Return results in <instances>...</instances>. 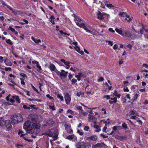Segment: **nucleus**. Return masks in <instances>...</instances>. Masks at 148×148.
Masks as SVG:
<instances>
[{"instance_id":"nucleus-11","label":"nucleus","mask_w":148,"mask_h":148,"mask_svg":"<svg viewBox=\"0 0 148 148\" xmlns=\"http://www.w3.org/2000/svg\"><path fill=\"white\" fill-rule=\"evenodd\" d=\"M11 124V123L10 120H7L5 121V126L9 130L11 129L12 128V126Z\"/></svg>"},{"instance_id":"nucleus-5","label":"nucleus","mask_w":148,"mask_h":148,"mask_svg":"<svg viewBox=\"0 0 148 148\" xmlns=\"http://www.w3.org/2000/svg\"><path fill=\"white\" fill-rule=\"evenodd\" d=\"M97 15L98 18L100 19H102L106 17L107 20H108V18L110 17L109 14H108L104 12L101 13L100 12H99Z\"/></svg>"},{"instance_id":"nucleus-1","label":"nucleus","mask_w":148,"mask_h":148,"mask_svg":"<svg viewBox=\"0 0 148 148\" xmlns=\"http://www.w3.org/2000/svg\"><path fill=\"white\" fill-rule=\"evenodd\" d=\"M28 120L26 121L24 124L23 128L26 132L32 134L33 132L32 128L31 125V123L37 122L38 119V116L35 114H31L28 116Z\"/></svg>"},{"instance_id":"nucleus-46","label":"nucleus","mask_w":148,"mask_h":148,"mask_svg":"<svg viewBox=\"0 0 148 148\" xmlns=\"http://www.w3.org/2000/svg\"><path fill=\"white\" fill-rule=\"evenodd\" d=\"M89 129V127L87 126H85L84 127V130L85 131H88V130Z\"/></svg>"},{"instance_id":"nucleus-30","label":"nucleus","mask_w":148,"mask_h":148,"mask_svg":"<svg viewBox=\"0 0 148 148\" xmlns=\"http://www.w3.org/2000/svg\"><path fill=\"white\" fill-rule=\"evenodd\" d=\"M4 62L5 64L8 66H11L12 65V64L10 61L5 60L4 61Z\"/></svg>"},{"instance_id":"nucleus-45","label":"nucleus","mask_w":148,"mask_h":148,"mask_svg":"<svg viewBox=\"0 0 148 148\" xmlns=\"http://www.w3.org/2000/svg\"><path fill=\"white\" fill-rule=\"evenodd\" d=\"M38 69L37 70L38 71V72H39V71L41 70V66H39V64H38L37 65H36Z\"/></svg>"},{"instance_id":"nucleus-43","label":"nucleus","mask_w":148,"mask_h":148,"mask_svg":"<svg viewBox=\"0 0 148 148\" xmlns=\"http://www.w3.org/2000/svg\"><path fill=\"white\" fill-rule=\"evenodd\" d=\"M20 75L22 76L23 77H25L26 78H27V76L26 74H25L23 73H21L20 74Z\"/></svg>"},{"instance_id":"nucleus-42","label":"nucleus","mask_w":148,"mask_h":148,"mask_svg":"<svg viewBox=\"0 0 148 148\" xmlns=\"http://www.w3.org/2000/svg\"><path fill=\"white\" fill-rule=\"evenodd\" d=\"M77 108L79 110H80L81 111H83V109L82 108V106H76Z\"/></svg>"},{"instance_id":"nucleus-34","label":"nucleus","mask_w":148,"mask_h":148,"mask_svg":"<svg viewBox=\"0 0 148 148\" xmlns=\"http://www.w3.org/2000/svg\"><path fill=\"white\" fill-rule=\"evenodd\" d=\"M82 142H79L77 143L76 145V147L77 148H80L81 147L82 144L81 143H82Z\"/></svg>"},{"instance_id":"nucleus-28","label":"nucleus","mask_w":148,"mask_h":148,"mask_svg":"<svg viewBox=\"0 0 148 148\" xmlns=\"http://www.w3.org/2000/svg\"><path fill=\"white\" fill-rule=\"evenodd\" d=\"M84 29L86 31V32H89V33L92 34H94V33L93 32L91 31L90 30H89L86 26L84 28Z\"/></svg>"},{"instance_id":"nucleus-19","label":"nucleus","mask_w":148,"mask_h":148,"mask_svg":"<svg viewBox=\"0 0 148 148\" xmlns=\"http://www.w3.org/2000/svg\"><path fill=\"white\" fill-rule=\"evenodd\" d=\"M96 146L97 147L101 148L104 147L105 144L103 142H101L100 143H97L96 145Z\"/></svg>"},{"instance_id":"nucleus-56","label":"nucleus","mask_w":148,"mask_h":148,"mask_svg":"<svg viewBox=\"0 0 148 148\" xmlns=\"http://www.w3.org/2000/svg\"><path fill=\"white\" fill-rule=\"evenodd\" d=\"M75 48L76 50L78 52H79V51H80V49L78 47L76 46Z\"/></svg>"},{"instance_id":"nucleus-38","label":"nucleus","mask_w":148,"mask_h":148,"mask_svg":"<svg viewBox=\"0 0 148 148\" xmlns=\"http://www.w3.org/2000/svg\"><path fill=\"white\" fill-rule=\"evenodd\" d=\"M6 42L9 44H10L11 45H12L13 44L12 42V41L9 39L8 40H6Z\"/></svg>"},{"instance_id":"nucleus-21","label":"nucleus","mask_w":148,"mask_h":148,"mask_svg":"<svg viewBox=\"0 0 148 148\" xmlns=\"http://www.w3.org/2000/svg\"><path fill=\"white\" fill-rule=\"evenodd\" d=\"M31 39L36 43H38L41 42L40 39H36L33 36H32Z\"/></svg>"},{"instance_id":"nucleus-40","label":"nucleus","mask_w":148,"mask_h":148,"mask_svg":"<svg viewBox=\"0 0 148 148\" xmlns=\"http://www.w3.org/2000/svg\"><path fill=\"white\" fill-rule=\"evenodd\" d=\"M57 97L58 98L60 99L61 101L63 100V97L62 96H61L60 94H58Z\"/></svg>"},{"instance_id":"nucleus-41","label":"nucleus","mask_w":148,"mask_h":148,"mask_svg":"<svg viewBox=\"0 0 148 148\" xmlns=\"http://www.w3.org/2000/svg\"><path fill=\"white\" fill-rule=\"evenodd\" d=\"M71 84H73L77 82V80L75 79H73L71 80Z\"/></svg>"},{"instance_id":"nucleus-18","label":"nucleus","mask_w":148,"mask_h":148,"mask_svg":"<svg viewBox=\"0 0 148 148\" xmlns=\"http://www.w3.org/2000/svg\"><path fill=\"white\" fill-rule=\"evenodd\" d=\"M82 143H84V147L83 148H90L91 147V145L89 143H85L84 141L82 142Z\"/></svg>"},{"instance_id":"nucleus-50","label":"nucleus","mask_w":148,"mask_h":148,"mask_svg":"<svg viewBox=\"0 0 148 148\" xmlns=\"http://www.w3.org/2000/svg\"><path fill=\"white\" fill-rule=\"evenodd\" d=\"M86 87H88L89 86L90 82L88 80H87L86 82Z\"/></svg>"},{"instance_id":"nucleus-36","label":"nucleus","mask_w":148,"mask_h":148,"mask_svg":"<svg viewBox=\"0 0 148 148\" xmlns=\"http://www.w3.org/2000/svg\"><path fill=\"white\" fill-rule=\"evenodd\" d=\"M122 126L124 128L126 129L127 128V124L125 123H124L122 125Z\"/></svg>"},{"instance_id":"nucleus-35","label":"nucleus","mask_w":148,"mask_h":148,"mask_svg":"<svg viewBox=\"0 0 148 148\" xmlns=\"http://www.w3.org/2000/svg\"><path fill=\"white\" fill-rule=\"evenodd\" d=\"M106 5L107 7L110 8L114 7L112 5L111 3H107Z\"/></svg>"},{"instance_id":"nucleus-25","label":"nucleus","mask_w":148,"mask_h":148,"mask_svg":"<svg viewBox=\"0 0 148 148\" xmlns=\"http://www.w3.org/2000/svg\"><path fill=\"white\" fill-rule=\"evenodd\" d=\"M5 123V122L3 118L2 117H0V126H2Z\"/></svg>"},{"instance_id":"nucleus-64","label":"nucleus","mask_w":148,"mask_h":148,"mask_svg":"<svg viewBox=\"0 0 148 148\" xmlns=\"http://www.w3.org/2000/svg\"><path fill=\"white\" fill-rule=\"evenodd\" d=\"M119 65H120L122 64L123 63V62L122 59H121L120 61H119Z\"/></svg>"},{"instance_id":"nucleus-57","label":"nucleus","mask_w":148,"mask_h":148,"mask_svg":"<svg viewBox=\"0 0 148 148\" xmlns=\"http://www.w3.org/2000/svg\"><path fill=\"white\" fill-rule=\"evenodd\" d=\"M5 70L6 71H8V70L11 71L12 70V69L11 68L8 67V68H5V69H3Z\"/></svg>"},{"instance_id":"nucleus-31","label":"nucleus","mask_w":148,"mask_h":148,"mask_svg":"<svg viewBox=\"0 0 148 148\" xmlns=\"http://www.w3.org/2000/svg\"><path fill=\"white\" fill-rule=\"evenodd\" d=\"M20 134H21L20 136V137L23 136L24 137V136L25 135V134H24V132L22 130H19V131L18 132V134L20 135Z\"/></svg>"},{"instance_id":"nucleus-22","label":"nucleus","mask_w":148,"mask_h":148,"mask_svg":"<svg viewBox=\"0 0 148 148\" xmlns=\"http://www.w3.org/2000/svg\"><path fill=\"white\" fill-rule=\"evenodd\" d=\"M111 99L112 101L109 100V102L111 104H113V103H115L117 102V98H112L111 97L110 98Z\"/></svg>"},{"instance_id":"nucleus-32","label":"nucleus","mask_w":148,"mask_h":148,"mask_svg":"<svg viewBox=\"0 0 148 148\" xmlns=\"http://www.w3.org/2000/svg\"><path fill=\"white\" fill-rule=\"evenodd\" d=\"M130 114L131 115L136 114L137 115V112L136 111L134 110H132L130 112Z\"/></svg>"},{"instance_id":"nucleus-8","label":"nucleus","mask_w":148,"mask_h":148,"mask_svg":"<svg viewBox=\"0 0 148 148\" xmlns=\"http://www.w3.org/2000/svg\"><path fill=\"white\" fill-rule=\"evenodd\" d=\"M11 122L12 124L14 125L16 123H18L17 120L16 115H12L10 117Z\"/></svg>"},{"instance_id":"nucleus-51","label":"nucleus","mask_w":148,"mask_h":148,"mask_svg":"<svg viewBox=\"0 0 148 148\" xmlns=\"http://www.w3.org/2000/svg\"><path fill=\"white\" fill-rule=\"evenodd\" d=\"M49 107L50 109H52L53 110H55V108L54 106L49 105Z\"/></svg>"},{"instance_id":"nucleus-48","label":"nucleus","mask_w":148,"mask_h":148,"mask_svg":"<svg viewBox=\"0 0 148 148\" xmlns=\"http://www.w3.org/2000/svg\"><path fill=\"white\" fill-rule=\"evenodd\" d=\"M88 118L90 120L92 119H93L95 118V117L93 116H92V115H91L90 114H89L88 115Z\"/></svg>"},{"instance_id":"nucleus-44","label":"nucleus","mask_w":148,"mask_h":148,"mask_svg":"<svg viewBox=\"0 0 148 148\" xmlns=\"http://www.w3.org/2000/svg\"><path fill=\"white\" fill-rule=\"evenodd\" d=\"M82 92L80 91L79 92L77 91L76 93V95L78 97H79L81 95V96L82 95Z\"/></svg>"},{"instance_id":"nucleus-58","label":"nucleus","mask_w":148,"mask_h":148,"mask_svg":"<svg viewBox=\"0 0 148 148\" xmlns=\"http://www.w3.org/2000/svg\"><path fill=\"white\" fill-rule=\"evenodd\" d=\"M23 108L25 109H30V108L29 107H27L25 105H24L23 106Z\"/></svg>"},{"instance_id":"nucleus-23","label":"nucleus","mask_w":148,"mask_h":148,"mask_svg":"<svg viewBox=\"0 0 148 148\" xmlns=\"http://www.w3.org/2000/svg\"><path fill=\"white\" fill-rule=\"evenodd\" d=\"M49 69L51 71H55V70L56 69V67L53 64H50Z\"/></svg>"},{"instance_id":"nucleus-33","label":"nucleus","mask_w":148,"mask_h":148,"mask_svg":"<svg viewBox=\"0 0 148 148\" xmlns=\"http://www.w3.org/2000/svg\"><path fill=\"white\" fill-rule=\"evenodd\" d=\"M77 132V133L80 135L82 136L84 134V132L82 130H78Z\"/></svg>"},{"instance_id":"nucleus-2","label":"nucleus","mask_w":148,"mask_h":148,"mask_svg":"<svg viewBox=\"0 0 148 148\" xmlns=\"http://www.w3.org/2000/svg\"><path fill=\"white\" fill-rule=\"evenodd\" d=\"M58 130L55 128L51 129L46 131L45 133L42 135L46 134L49 137H52L53 138V140H55L57 139L58 135Z\"/></svg>"},{"instance_id":"nucleus-15","label":"nucleus","mask_w":148,"mask_h":148,"mask_svg":"<svg viewBox=\"0 0 148 148\" xmlns=\"http://www.w3.org/2000/svg\"><path fill=\"white\" fill-rule=\"evenodd\" d=\"M33 127L34 129H38L40 127V125L39 124V122H37L36 123H34L33 124Z\"/></svg>"},{"instance_id":"nucleus-14","label":"nucleus","mask_w":148,"mask_h":148,"mask_svg":"<svg viewBox=\"0 0 148 148\" xmlns=\"http://www.w3.org/2000/svg\"><path fill=\"white\" fill-rule=\"evenodd\" d=\"M115 139L118 140L122 141L123 140L125 139L126 138V136H121L116 135L115 136Z\"/></svg>"},{"instance_id":"nucleus-61","label":"nucleus","mask_w":148,"mask_h":148,"mask_svg":"<svg viewBox=\"0 0 148 148\" xmlns=\"http://www.w3.org/2000/svg\"><path fill=\"white\" fill-rule=\"evenodd\" d=\"M23 138L26 140L29 141V142H31L32 140H29L27 138H26L25 137H23Z\"/></svg>"},{"instance_id":"nucleus-26","label":"nucleus","mask_w":148,"mask_h":148,"mask_svg":"<svg viewBox=\"0 0 148 148\" xmlns=\"http://www.w3.org/2000/svg\"><path fill=\"white\" fill-rule=\"evenodd\" d=\"M116 31L119 34L123 36V31L121 29H119L117 28L115 29Z\"/></svg>"},{"instance_id":"nucleus-60","label":"nucleus","mask_w":148,"mask_h":148,"mask_svg":"<svg viewBox=\"0 0 148 148\" xmlns=\"http://www.w3.org/2000/svg\"><path fill=\"white\" fill-rule=\"evenodd\" d=\"M101 136L103 137V138H107L108 137V136H106V135H104L103 134H101Z\"/></svg>"},{"instance_id":"nucleus-55","label":"nucleus","mask_w":148,"mask_h":148,"mask_svg":"<svg viewBox=\"0 0 148 148\" xmlns=\"http://www.w3.org/2000/svg\"><path fill=\"white\" fill-rule=\"evenodd\" d=\"M2 4L3 5H5L7 8H8L9 9H10V8L11 7L9 6V5L6 4L5 3H2Z\"/></svg>"},{"instance_id":"nucleus-6","label":"nucleus","mask_w":148,"mask_h":148,"mask_svg":"<svg viewBox=\"0 0 148 148\" xmlns=\"http://www.w3.org/2000/svg\"><path fill=\"white\" fill-rule=\"evenodd\" d=\"M142 29L140 30V34L141 35L144 34L145 37V38H148V29L144 27L143 25H142Z\"/></svg>"},{"instance_id":"nucleus-47","label":"nucleus","mask_w":148,"mask_h":148,"mask_svg":"<svg viewBox=\"0 0 148 148\" xmlns=\"http://www.w3.org/2000/svg\"><path fill=\"white\" fill-rule=\"evenodd\" d=\"M79 27L81 28H83L84 29L85 26L84 23L80 24L79 26Z\"/></svg>"},{"instance_id":"nucleus-12","label":"nucleus","mask_w":148,"mask_h":148,"mask_svg":"<svg viewBox=\"0 0 148 148\" xmlns=\"http://www.w3.org/2000/svg\"><path fill=\"white\" fill-rule=\"evenodd\" d=\"M65 100L66 101V103L68 105L70 102L71 99L68 93H66L64 96Z\"/></svg>"},{"instance_id":"nucleus-49","label":"nucleus","mask_w":148,"mask_h":148,"mask_svg":"<svg viewBox=\"0 0 148 148\" xmlns=\"http://www.w3.org/2000/svg\"><path fill=\"white\" fill-rule=\"evenodd\" d=\"M21 80V83L22 85H24L25 84V82H24V79L22 78H20Z\"/></svg>"},{"instance_id":"nucleus-13","label":"nucleus","mask_w":148,"mask_h":148,"mask_svg":"<svg viewBox=\"0 0 148 148\" xmlns=\"http://www.w3.org/2000/svg\"><path fill=\"white\" fill-rule=\"evenodd\" d=\"M92 88L91 87H86L85 88V93L87 95L91 94L93 95L94 93L92 92Z\"/></svg>"},{"instance_id":"nucleus-63","label":"nucleus","mask_w":148,"mask_h":148,"mask_svg":"<svg viewBox=\"0 0 148 148\" xmlns=\"http://www.w3.org/2000/svg\"><path fill=\"white\" fill-rule=\"evenodd\" d=\"M109 31L112 33L115 32V31L112 28H110L109 29Z\"/></svg>"},{"instance_id":"nucleus-3","label":"nucleus","mask_w":148,"mask_h":148,"mask_svg":"<svg viewBox=\"0 0 148 148\" xmlns=\"http://www.w3.org/2000/svg\"><path fill=\"white\" fill-rule=\"evenodd\" d=\"M133 37L136 38V36L134 35V34H131V33L129 31L124 30L123 31V36L125 38L127 39L130 40L131 39V37L132 36Z\"/></svg>"},{"instance_id":"nucleus-53","label":"nucleus","mask_w":148,"mask_h":148,"mask_svg":"<svg viewBox=\"0 0 148 148\" xmlns=\"http://www.w3.org/2000/svg\"><path fill=\"white\" fill-rule=\"evenodd\" d=\"M103 98H106L107 99H109L110 98V96L109 95H106L104 96L103 97Z\"/></svg>"},{"instance_id":"nucleus-17","label":"nucleus","mask_w":148,"mask_h":148,"mask_svg":"<svg viewBox=\"0 0 148 148\" xmlns=\"http://www.w3.org/2000/svg\"><path fill=\"white\" fill-rule=\"evenodd\" d=\"M54 123V122L52 120L50 119L47 122V125L52 127Z\"/></svg>"},{"instance_id":"nucleus-52","label":"nucleus","mask_w":148,"mask_h":148,"mask_svg":"<svg viewBox=\"0 0 148 148\" xmlns=\"http://www.w3.org/2000/svg\"><path fill=\"white\" fill-rule=\"evenodd\" d=\"M46 97L47 98H48L50 99H53V98L49 94H47L46 95Z\"/></svg>"},{"instance_id":"nucleus-20","label":"nucleus","mask_w":148,"mask_h":148,"mask_svg":"<svg viewBox=\"0 0 148 148\" xmlns=\"http://www.w3.org/2000/svg\"><path fill=\"white\" fill-rule=\"evenodd\" d=\"M9 9L12 11V12L13 13L14 15H18L20 14L19 12L16 10H13L11 7Z\"/></svg>"},{"instance_id":"nucleus-29","label":"nucleus","mask_w":148,"mask_h":148,"mask_svg":"<svg viewBox=\"0 0 148 148\" xmlns=\"http://www.w3.org/2000/svg\"><path fill=\"white\" fill-rule=\"evenodd\" d=\"M94 127L95 129H96V130H95V132H99L101 130V129L99 128V126L98 125H94Z\"/></svg>"},{"instance_id":"nucleus-27","label":"nucleus","mask_w":148,"mask_h":148,"mask_svg":"<svg viewBox=\"0 0 148 148\" xmlns=\"http://www.w3.org/2000/svg\"><path fill=\"white\" fill-rule=\"evenodd\" d=\"M12 98L14 99L18 103H20V101L18 96H13Z\"/></svg>"},{"instance_id":"nucleus-16","label":"nucleus","mask_w":148,"mask_h":148,"mask_svg":"<svg viewBox=\"0 0 148 148\" xmlns=\"http://www.w3.org/2000/svg\"><path fill=\"white\" fill-rule=\"evenodd\" d=\"M16 115V118L18 123L21 122L23 121V118L22 116L20 114H18Z\"/></svg>"},{"instance_id":"nucleus-59","label":"nucleus","mask_w":148,"mask_h":148,"mask_svg":"<svg viewBox=\"0 0 148 148\" xmlns=\"http://www.w3.org/2000/svg\"><path fill=\"white\" fill-rule=\"evenodd\" d=\"M73 76L70 73H69V76H68L69 79L70 80H71V79L72 78Z\"/></svg>"},{"instance_id":"nucleus-10","label":"nucleus","mask_w":148,"mask_h":148,"mask_svg":"<svg viewBox=\"0 0 148 148\" xmlns=\"http://www.w3.org/2000/svg\"><path fill=\"white\" fill-rule=\"evenodd\" d=\"M97 137L96 135H93L87 137L86 139L87 140H88L89 141H95L97 140Z\"/></svg>"},{"instance_id":"nucleus-24","label":"nucleus","mask_w":148,"mask_h":148,"mask_svg":"<svg viewBox=\"0 0 148 148\" xmlns=\"http://www.w3.org/2000/svg\"><path fill=\"white\" fill-rule=\"evenodd\" d=\"M55 17L53 16H51L49 18V21H50L53 24H55V23L54 22V20Z\"/></svg>"},{"instance_id":"nucleus-4","label":"nucleus","mask_w":148,"mask_h":148,"mask_svg":"<svg viewBox=\"0 0 148 148\" xmlns=\"http://www.w3.org/2000/svg\"><path fill=\"white\" fill-rule=\"evenodd\" d=\"M55 72L57 73V74L58 75L60 78L62 79L63 77H66L68 73V72H66L64 70H61V71L60 72L58 71L57 69H56L55 70Z\"/></svg>"},{"instance_id":"nucleus-9","label":"nucleus","mask_w":148,"mask_h":148,"mask_svg":"<svg viewBox=\"0 0 148 148\" xmlns=\"http://www.w3.org/2000/svg\"><path fill=\"white\" fill-rule=\"evenodd\" d=\"M66 138L74 141H75L77 140V137L73 134L67 136Z\"/></svg>"},{"instance_id":"nucleus-37","label":"nucleus","mask_w":148,"mask_h":148,"mask_svg":"<svg viewBox=\"0 0 148 148\" xmlns=\"http://www.w3.org/2000/svg\"><path fill=\"white\" fill-rule=\"evenodd\" d=\"M138 95H139L137 93L135 94L134 97L133 99H132V100H133V101L137 99Z\"/></svg>"},{"instance_id":"nucleus-39","label":"nucleus","mask_w":148,"mask_h":148,"mask_svg":"<svg viewBox=\"0 0 148 148\" xmlns=\"http://www.w3.org/2000/svg\"><path fill=\"white\" fill-rule=\"evenodd\" d=\"M119 15L121 16L125 17V15H126V14L125 12H122L119 13Z\"/></svg>"},{"instance_id":"nucleus-62","label":"nucleus","mask_w":148,"mask_h":148,"mask_svg":"<svg viewBox=\"0 0 148 148\" xmlns=\"http://www.w3.org/2000/svg\"><path fill=\"white\" fill-rule=\"evenodd\" d=\"M125 97L126 98H127L129 99L130 100H131V97L130 96V95L129 94L125 96Z\"/></svg>"},{"instance_id":"nucleus-7","label":"nucleus","mask_w":148,"mask_h":148,"mask_svg":"<svg viewBox=\"0 0 148 148\" xmlns=\"http://www.w3.org/2000/svg\"><path fill=\"white\" fill-rule=\"evenodd\" d=\"M64 127L67 133L69 134H71L73 133V131L71 128L70 124L67 123H65L64 124Z\"/></svg>"},{"instance_id":"nucleus-54","label":"nucleus","mask_w":148,"mask_h":148,"mask_svg":"<svg viewBox=\"0 0 148 148\" xmlns=\"http://www.w3.org/2000/svg\"><path fill=\"white\" fill-rule=\"evenodd\" d=\"M107 42H108V44L109 45H110L111 46H112L113 45V43L112 41H106Z\"/></svg>"}]
</instances>
